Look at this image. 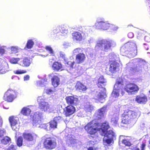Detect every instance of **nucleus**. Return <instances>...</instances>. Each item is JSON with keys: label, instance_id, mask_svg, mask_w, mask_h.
<instances>
[{"label": "nucleus", "instance_id": "f257e3e1", "mask_svg": "<svg viewBox=\"0 0 150 150\" xmlns=\"http://www.w3.org/2000/svg\"><path fill=\"white\" fill-rule=\"evenodd\" d=\"M109 127L108 122L103 123L100 125L92 122L88 123L85 126V129L90 134H94L97 131H99L100 134L104 136L103 138L104 144L107 146L113 142V137L115 134L112 130L107 131Z\"/></svg>", "mask_w": 150, "mask_h": 150}, {"label": "nucleus", "instance_id": "f03ea898", "mask_svg": "<svg viewBox=\"0 0 150 150\" xmlns=\"http://www.w3.org/2000/svg\"><path fill=\"white\" fill-rule=\"evenodd\" d=\"M42 116V114L38 112H36L34 114L33 123L34 127L41 128L44 127L45 129L49 130L51 129H54L56 128L57 124L63 121L62 117L59 116L56 117L49 123L42 124L41 121Z\"/></svg>", "mask_w": 150, "mask_h": 150}, {"label": "nucleus", "instance_id": "7ed1b4c3", "mask_svg": "<svg viewBox=\"0 0 150 150\" xmlns=\"http://www.w3.org/2000/svg\"><path fill=\"white\" fill-rule=\"evenodd\" d=\"M120 50L122 55L129 58L135 56L137 53L136 45L134 41L125 43L121 47Z\"/></svg>", "mask_w": 150, "mask_h": 150}, {"label": "nucleus", "instance_id": "20e7f679", "mask_svg": "<svg viewBox=\"0 0 150 150\" xmlns=\"http://www.w3.org/2000/svg\"><path fill=\"white\" fill-rule=\"evenodd\" d=\"M137 116V113L134 111L128 110H125L122 115L121 126H124L122 124H134Z\"/></svg>", "mask_w": 150, "mask_h": 150}, {"label": "nucleus", "instance_id": "39448f33", "mask_svg": "<svg viewBox=\"0 0 150 150\" xmlns=\"http://www.w3.org/2000/svg\"><path fill=\"white\" fill-rule=\"evenodd\" d=\"M132 62L138 63L135 66L133 63L130 62L127 64L126 67L127 69L129 70L132 73L141 71L143 65L145 64V62L144 60L140 58L134 59Z\"/></svg>", "mask_w": 150, "mask_h": 150}, {"label": "nucleus", "instance_id": "423d86ee", "mask_svg": "<svg viewBox=\"0 0 150 150\" xmlns=\"http://www.w3.org/2000/svg\"><path fill=\"white\" fill-rule=\"evenodd\" d=\"M115 45V42L112 40H100L98 41L96 48L97 49H100L103 51H107L110 49L111 46L114 47Z\"/></svg>", "mask_w": 150, "mask_h": 150}, {"label": "nucleus", "instance_id": "0eeeda50", "mask_svg": "<svg viewBox=\"0 0 150 150\" xmlns=\"http://www.w3.org/2000/svg\"><path fill=\"white\" fill-rule=\"evenodd\" d=\"M37 101L39 108L42 111L49 113L53 111V108L50 106L48 102L45 101V99L42 97H38L37 98Z\"/></svg>", "mask_w": 150, "mask_h": 150}, {"label": "nucleus", "instance_id": "6e6552de", "mask_svg": "<svg viewBox=\"0 0 150 150\" xmlns=\"http://www.w3.org/2000/svg\"><path fill=\"white\" fill-rule=\"evenodd\" d=\"M95 25L97 29L104 30H107L111 26H113L112 24L105 21L104 18H98L97 19Z\"/></svg>", "mask_w": 150, "mask_h": 150}, {"label": "nucleus", "instance_id": "1a4fd4ad", "mask_svg": "<svg viewBox=\"0 0 150 150\" xmlns=\"http://www.w3.org/2000/svg\"><path fill=\"white\" fill-rule=\"evenodd\" d=\"M123 83L122 80L120 78L117 79L115 84L114 89L112 93V96L115 98L117 97L119 95V93L120 89L123 88Z\"/></svg>", "mask_w": 150, "mask_h": 150}, {"label": "nucleus", "instance_id": "9d476101", "mask_svg": "<svg viewBox=\"0 0 150 150\" xmlns=\"http://www.w3.org/2000/svg\"><path fill=\"white\" fill-rule=\"evenodd\" d=\"M125 90L129 94H133L137 93L139 90L138 86L134 84L127 85L124 87Z\"/></svg>", "mask_w": 150, "mask_h": 150}, {"label": "nucleus", "instance_id": "9b49d317", "mask_svg": "<svg viewBox=\"0 0 150 150\" xmlns=\"http://www.w3.org/2000/svg\"><path fill=\"white\" fill-rule=\"evenodd\" d=\"M103 88L101 90H99L97 91L94 96V99L101 102L103 103L105 100V98L106 97V95L105 91Z\"/></svg>", "mask_w": 150, "mask_h": 150}, {"label": "nucleus", "instance_id": "f8f14e48", "mask_svg": "<svg viewBox=\"0 0 150 150\" xmlns=\"http://www.w3.org/2000/svg\"><path fill=\"white\" fill-rule=\"evenodd\" d=\"M44 145L46 149H52L56 147V143L53 139L48 138L45 139L44 142Z\"/></svg>", "mask_w": 150, "mask_h": 150}, {"label": "nucleus", "instance_id": "ddd939ff", "mask_svg": "<svg viewBox=\"0 0 150 150\" xmlns=\"http://www.w3.org/2000/svg\"><path fill=\"white\" fill-rule=\"evenodd\" d=\"M14 92L11 90H8L5 93L3 97V99L8 102H12L16 98L14 94Z\"/></svg>", "mask_w": 150, "mask_h": 150}, {"label": "nucleus", "instance_id": "4468645a", "mask_svg": "<svg viewBox=\"0 0 150 150\" xmlns=\"http://www.w3.org/2000/svg\"><path fill=\"white\" fill-rule=\"evenodd\" d=\"M82 33L78 32H75L72 34V38L75 41H80L83 38H85L86 36V34H84V35H83Z\"/></svg>", "mask_w": 150, "mask_h": 150}, {"label": "nucleus", "instance_id": "2eb2a0df", "mask_svg": "<svg viewBox=\"0 0 150 150\" xmlns=\"http://www.w3.org/2000/svg\"><path fill=\"white\" fill-rule=\"evenodd\" d=\"M11 69L9 68L8 63L4 62L1 65H0V74H4L10 71Z\"/></svg>", "mask_w": 150, "mask_h": 150}, {"label": "nucleus", "instance_id": "dca6fc26", "mask_svg": "<svg viewBox=\"0 0 150 150\" xmlns=\"http://www.w3.org/2000/svg\"><path fill=\"white\" fill-rule=\"evenodd\" d=\"M18 120V117H14L13 116H11L9 118V120L11 124V127L14 130L17 131L18 128L16 127L17 124V121Z\"/></svg>", "mask_w": 150, "mask_h": 150}, {"label": "nucleus", "instance_id": "f3484780", "mask_svg": "<svg viewBox=\"0 0 150 150\" xmlns=\"http://www.w3.org/2000/svg\"><path fill=\"white\" fill-rule=\"evenodd\" d=\"M75 107L71 105H69L64 110V114L66 116H69L73 114L75 111Z\"/></svg>", "mask_w": 150, "mask_h": 150}, {"label": "nucleus", "instance_id": "a211bd4d", "mask_svg": "<svg viewBox=\"0 0 150 150\" xmlns=\"http://www.w3.org/2000/svg\"><path fill=\"white\" fill-rule=\"evenodd\" d=\"M66 100L68 104L76 105L78 102V99L76 96H71L67 97Z\"/></svg>", "mask_w": 150, "mask_h": 150}, {"label": "nucleus", "instance_id": "6ab92c4d", "mask_svg": "<svg viewBox=\"0 0 150 150\" xmlns=\"http://www.w3.org/2000/svg\"><path fill=\"white\" fill-rule=\"evenodd\" d=\"M24 139L28 142H32L35 138V135L33 133H24L23 134Z\"/></svg>", "mask_w": 150, "mask_h": 150}, {"label": "nucleus", "instance_id": "aec40b11", "mask_svg": "<svg viewBox=\"0 0 150 150\" xmlns=\"http://www.w3.org/2000/svg\"><path fill=\"white\" fill-rule=\"evenodd\" d=\"M106 109V106H104L98 110V112L95 113L94 116H96L97 119L101 118L105 115Z\"/></svg>", "mask_w": 150, "mask_h": 150}, {"label": "nucleus", "instance_id": "412c9836", "mask_svg": "<svg viewBox=\"0 0 150 150\" xmlns=\"http://www.w3.org/2000/svg\"><path fill=\"white\" fill-rule=\"evenodd\" d=\"M106 80L104 78L103 76H100L98 79V87L103 88L104 90L105 89L104 87L106 85Z\"/></svg>", "mask_w": 150, "mask_h": 150}, {"label": "nucleus", "instance_id": "4be33fe9", "mask_svg": "<svg viewBox=\"0 0 150 150\" xmlns=\"http://www.w3.org/2000/svg\"><path fill=\"white\" fill-rule=\"evenodd\" d=\"M86 58L85 54L83 53H80L76 55V62L81 64L84 62Z\"/></svg>", "mask_w": 150, "mask_h": 150}, {"label": "nucleus", "instance_id": "5701e85b", "mask_svg": "<svg viewBox=\"0 0 150 150\" xmlns=\"http://www.w3.org/2000/svg\"><path fill=\"white\" fill-rule=\"evenodd\" d=\"M135 100L137 103L140 104H143L146 103L147 100V98L146 96L144 95L137 96Z\"/></svg>", "mask_w": 150, "mask_h": 150}, {"label": "nucleus", "instance_id": "b1692460", "mask_svg": "<svg viewBox=\"0 0 150 150\" xmlns=\"http://www.w3.org/2000/svg\"><path fill=\"white\" fill-rule=\"evenodd\" d=\"M119 64L115 62H112L110 65L109 71L112 73H114L118 67Z\"/></svg>", "mask_w": 150, "mask_h": 150}, {"label": "nucleus", "instance_id": "393cba45", "mask_svg": "<svg viewBox=\"0 0 150 150\" xmlns=\"http://www.w3.org/2000/svg\"><path fill=\"white\" fill-rule=\"evenodd\" d=\"M48 83L47 79L46 78H43L42 79V81H36V86L39 87H43Z\"/></svg>", "mask_w": 150, "mask_h": 150}, {"label": "nucleus", "instance_id": "a878e982", "mask_svg": "<svg viewBox=\"0 0 150 150\" xmlns=\"http://www.w3.org/2000/svg\"><path fill=\"white\" fill-rule=\"evenodd\" d=\"M52 84L54 87H57L59 84V78L57 76H54L52 79Z\"/></svg>", "mask_w": 150, "mask_h": 150}, {"label": "nucleus", "instance_id": "bb28decb", "mask_svg": "<svg viewBox=\"0 0 150 150\" xmlns=\"http://www.w3.org/2000/svg\"><path fill=\"white\" fill-rule=\"evenodd\" d=\"M120 140H121L122 143L126 146H130L131 145L130 142L129 141V139H127V137H126L123 135H121L120 137Z\"/></svg>", "mask_w": 150, "mask_h": 150}, {"label": "nucleus", "instance_id": "cd10ccee", "mask_svg": "<svg viewBox=\"0 0 150 150\" xmlns=\"http://www.w3.org/2000/svg\"><path fill=\"white\" fill-rule=\"evenodd\" d=\"M60 56L61 57H62L64 59L65 62H66V63H65V64H67L69 65V66H70L71 68H73V66L75 63V62L74 61L73 62L70 61L67 62V61L65 59V54L63 52H60Z\"/></svg>", "mask_w": 150, "mask_h": 150}, {"label": "nucleus", "instance_id": "c85d7f7f", "mask_svg": "<svg viewBox=\"0 0 150 150\" xmlns=\"http://www.w3.org/2000/svg\"><path fill=\"white\" fill-rule=\"evenodd\" d=\"M119 114L118 113H114L111 119V122L113 125L117 124L119 120Z\"/></svg>", "mask_w": 150, "mask_h": 150}, {"label": "nucleus", "instance_id": "c756f323", "mask_svg": "<svg viewBox=\"0 0 150 150\" xmlns=\"http://www.w3.org/2000/svg\"><path fill=\"white\" fill-rule=\"evenodd\" d=\"M52 68L54 70L58 71L62 68V65L60 63L56 62L53 63Z\"/></svg>", "mask_w": 150, "mask_h": 150}, {"label": "nucleus", "instance_id": "7c9ffc66", "mask_svg": "<svg viewBox=\"0 0 150 150\" xmlns=\"http://www.w3.org/2000/svg\"><path fill=\"white\" fill-rule=\"evenodd\" d=\"M75 87L77 90L85 91L86 90V87L79 82H77Z\"/></svg>", "mask_w": 150, "mask_h": 150}, {"label": "nucleus", "instance_id": "2f4dec72", "mask_svg": "<svg viewBox=\"0 0 150 150\" xmlns=\"http://www.w3.org/2000/svg\"><path fill=\"white\" fill-rule=\"evenodd\" d=\"M30 64V60L25 58L22 62H20L19 64L22 66H29Z\"/></svg>", "mask_w": 150, "mask_h": 150}, {"label": "nucleus", "instance_id": "473e14b6", "mask_svg": "<svg viewBox=\"0 0 150 150\" xmlns=\"http://www.w3.org/2000/svg\"><path fill=\"white\" fill-rule=\"evenodd\" d=\"M93 109V106L90 103H87L84 106V110L86 112H91Z\"/></svg>", "mask_w": 150, "mask_h": 150}, {"label": "nucleus", "instance_id": "72a5a7b5", "mask_svg": "<svg viewBox=\"0 0 150 150\" xmlns=\"http://www.w3.org/2000/svg\"><path fill=\"white\" fill-rule=\"evenodd\" d=\"M31 110L27 107H24L21 111V113L24 115L28 116L30 115L31 112Z\"/></svg>", "mask_w": 150, "mask_h": 150}, {"label": "nucleus", "instance_id": "f704fd0d", "mask_svg": "<svg viewBox=\"0 0 150 150\" xmlns=\"http://www.w3.org/2000/svg\"><path fill=\"white\" fill-rule=\"evenodd\" d=\"M55 89L54 88H46L44 90V92L47 94L51 95L55 92Z\"/></svg>", "mask_w": 150, "mask_h": 150}, {"label": "nucleus", "instance_id": "c9c22d12", "mask_svg": "<svg viewBox=\"0 0 150 150\" xmlns=\"http://www.w3.org/2000/svg\"><path fill=\"white\" fill-rule=\"evenodd\" d=\"M11 139L8 136H6L4 137L1 140V143L4 144H6L11 141Z\"/></svg>", "mask_w": 150, "mask_h": 150}, {"label": "nucleus", "instance_id": "e433bc0d", "mask_svg": "<svg viewBox=\"0 0 150 150\" xmlns=\"http://www.w3.org/2000/svg\"><path fill=\"white\" fill-rule=\"evenodd\" d=\"M83 52V49L80 48H77L74 50L72 51V53L74 55H77L80 53H82Z\"/></svg>", "mask_w": 150, "mask_h": 150}, {"label": "nucleus", "instance_id": "4c0bfd02", "mask_svg": "<svg viewBox=\"0 0 150 150\" xmlns=\"http://www.w3.org/2000/svg\"><path fill=\"white\" fill-rule=\"evenodd\" d=\"M34 44V42L32 40H29L27 42L26 47L28 49H30L32 47Z\"/></svg>", "mask_w": 150, "mask_h": 150}, {"label": "nucleus", "instance_id": "58836bf2", "mask_svg": "<svg viewBox=\"0 0 150 150\" xmlns=\"http://www.w3.org/2000/svg\"><path fill=\"white\" fill-rule=\"evenodd\" d=\"M45 49L47 51H48V52L50 54H51L52 55H54V52L50 46H46L45 47Z\"/></svg>", "mask_w": 150, "mask_h": 150}, {"label": "nucleus", "instance_id": "ea45409f", "mask_svg": "<svg viewBox=\"0 0 150 150\" xmlns=\"http://www.w3.org/2000/svg\"><path fill=\"white\" fill-rule=\"evenodd\" d=\"M61 32L64 35H65L68 33V29L66 26H62L61 30Z\"/></svg>", "mask_w": 150, "mask_h": 150}, {"label": "nucleus", "instance_id": "a19ab883", "mask_svg": "<svg viewBox=\"0 0 150 150\" xmlns=\"http://www.w3.org/2000/svg\"><path fill=\"white\" fill-rule=\"evenodd\" d=\"M10 49L13 53H16L18 52L19 48L17 46H12Z\"/></svg>", "mask_w": 150, "mask_h": 150}, {"label": "nucleus", "instance_id": "79ce46f5", "mask_svg": "<svg viewBox=\"0 0 150 150\" xmlns=\"http://www.w3.org/2000/svg\"><path fill=\"white\" fill-rule=\"evenodd\" d=\"M6 47L5 46H1L0 45V56L2 55L5 52V48Z\"/></svg>", "mask_w": 150, "mask_h": 150}, {"label": "nucleus", "instance_id": "37998d69", "mask_svg": "<svg viewBox=\"0 0 150 150\" xmlns=\"http://www.w3.org/2000/svg\"><path fill=\"white\" fill-rule=\"evenodd\" d=\"M19 60V58H12L10 60V62L12 64H16Z\"/></svg>", "mask_w": 150, "mask_h": 150}, {"label": "nucleus", "instance_id": "c03bdc74", "mask_svg": "<svg viewBox=\"0 0 150 150\" xmlns=\"http://www.w3.org/2000/svg\"><path fill=\"white\" fill-rule=\"evenodd\" d=\"M23 138L21 137H19L17 141V144L18 146H20L22 145Z\"/></svg>", "mask_w": 150, "mask_h": 150}, {"label": "nucleus", "instance_id": "a18cd8bd", "mask_svg": "<svg viewBox=\"0 0 150 150\" xmlns=\"http://www.w3.org/2000/svg\"><path fill=\"white\" fill-rule=\"evenodd\" d=\"M62 26H58L56 29L54 30V32L55 33H57L59 32H61V30H62Z\"/></svg>", "mask_w": 150, "mask_h": 150}, {"label": "nucleus", "instance_id": "49530a36", "mask_svg": "<svg viewBox=\"0 0 150 150\" xmlns=\"http://www.w3.org/2000/svg\"><path fill=\"white\" fill-rule=\"evenodd\" d=\"M14 72L15 74H22L23 73H25L26 72V71L24 70H18L16 71H14Z\"/></svg>", "mask_w": 150, "mask_h": 150}, {"label": "nucleus", "instance_id": "de8ad7c7", "mask_svg": "<svg viewBox=\"0 0 150 150\" xmlns=\"http://www.w3.org/2000/svg\"><path fill=\"white\" fill-rule=\"evenodd\" d=\"M67 143L70 142V143L71 144L75 143L76 142V140L74 139V138L71 137L70 138L69 140L67 141Z\"/></svg>", "mask_w": 150, "mask_h": 150}, {"label": "nucleus", "instance_id": "09e8293b", "mask_svg": "<svg viewBox=\"0 0 150 150\" xmlns=\"http://www.w3.org/2000/svg\"><path fill=\"white\" fill-rule=\"evenodd\" d=\"M6 130L4 129H0V138L6 134Z\"/></svg>", "mask_w": 150, "mask_h": 150}, {"label": "nucleus", "instance_id": "8fccbe9b", "mask_svg": "<svg viewBox=\"0 0 150 150\" xmlns=\"http://www.w3.org/2000/svg\"><path fill=\"white\" fill-rule=\"evenodd\" d=\"M17 146H16L11 145L9 146L7 150H16Z\"/></svg>", "mask_w": 150, "mask_h": 150}, {"label": "nucleus", "instance_id": "3c124183", "mask_svg": "<svg viewBox=\"0 0 150 150\" xmlns=\"http://www.w3.org/2000/svg\"><path fill=\"white\" fill-rule=\"evenodd\" d=\"M146 145V143L145 141H144L143 142L141 146V150H144Z\"/></svg>", "mask_w": 150, "mask_h": 150}, {"label": "nucleus", "instance_id": "603ef678", "mask_svg": "<svg viewBox=\"0 0 150 150\" xmlns=\"http://www.w3.org/2000/svg\"><path fill=\"white\" fill-rule=\"evenodd\" d=\"M144 40L148 42H150V38L149 35L145 36L144 38Z\"/></svg>", "mask_w": 150, "mask_h": 150}, {"label": "nucleus", "instance_id": "864d4df0", "mask_svg": "<svg viewBox=\"0 0 150 150\" xmlns=\"http://www.w3.org/2000/svg\"><path fill=\"white\" fill-rule=\"evenodd\" d=\"M128 36L129 38H132L134 37V34L132 32H129L128 34Z\"/></svg>", "mask_w": 150, "mask_h": 150}, {"label": "nucleus", "instance_id": "5fc2aeb1", "mask_svg": "<svg viewBox=\"0 0 150 150\" xmlns=\"http://www.w3.org/2000/svg\"><path fill=\"white\" fill-rule=\"evenodd\" d=\"M30 76L29 75H27L24 76V79L25 81H27L29 80Z\"/></svg>", "mask_w": 150, "mask_h": 150}, {"label": "nucleus", "instance_id": "6e6d98bb", "mask_svg": "<svg viewBox=\"0 0 150 150\" xmlns=\"http://www.w3.org/2000/svg\"><path fill=\"white\" fill-rule=\"evenodd\" d=\"M112 25H113V26H111L110 27L112 28L113 29V30H117V29L118 27L117 26H115V25H113L112 24Z\"/></svg>", "mask_w": 150, "mask_h": 150}, {"label": "nucleus", "instance_id": "4d7b16f0", "mask_svg": "<svg viewBox=\"0 0 150 150\" xmlns=\"http://www.w3.org/2000/svg\"><path fill=\"white\" fill-rule=\"evenodd\" d=\"M88 150H98L96 149L93 148L92 147H89L88 149Z\"/></svg>", "mask_w": 150, "mask_h": 150}, {"label": "nucleus", "instance_id": "13d9d810", "mask_svg": "<svg viewBox=\"0 0 150 150\" xmlns=\"http://www.w3.org/2000/svg\"><path fill=\"white\" fill-rule=\"evenodd\" d=\"M69 119L67 120L66 119L65 120L64 122H65V123L66 124H67L69 122Z\"/></svg>", "mask_w": 150, "mask_h": 150}, {"label": "nucleus", "instance_id": "bf43d9fd", "mask_svg": "<svg viewBox=\"0 0 150 150\" xmlns=\"http://www.w3.org/2000/svg\"><path fill=\"white\" fill-rule=\"evenodd\" d=\"M146 3L149 4L150 3V0H146Z\"/></svg>", "mask_w": 150, "mask_h": 150}, {"label": "nucleus", "instance_id": "052dcab7", "mask_svg": "<svg viewBox=\"0 0 150 150\" xmlns=\"http://www.w3.org/2000/svg\"><path fill=\"white\" fill-rule=\"evenodd\" d=\"M134 150H139V149L138 148H135L134 149Z\"/></svg>", "mask_w": 150, "mask_h": 150}, {"label": "nucleus", "instance_id": "680f3d73", "mask_svg": "<svg viewBox=\"0 0 150 150\" xmlns=\"http://www.w3.org/2000/svg\"><path fill=\"white\" fill-rule=\"evenodd\" d=\"M112 53H111V54H110L109 55V57L110 58V56H112Z\"/></svg>", "mask_w": 150, "mask_h": 150}, {"label": "nucleus", "instance_id": "e2e57ef3", "mask_svg": "<svg viewBox=\"0 0 150 150\" xmlns=\"http://www.w3.org/2000/svg\"><path fill=\"white\" fill-rule=\"evenodd\" d=\"M3 108H4V109H8V108H6L5 107L4 105L3 106Z\"/></svg>", "mask_w": 150, "mask_h": 150}, {"label": "nucleus", "instance_id": "0e129e2a", "mask_svg": "<svg viewBox=\"0 0 150 150\" xmlns=\"http://www.w3.org/2000/svg\"><path fill=\"white\" fill-rule=\"evenodd\" d=\"M41 55L42 56H45V57H46V56H47L48 55V54L47 55H46V56H45V55Z\"/></svg>", "mask_w": 150, "mask_h": 150}, {"label": "nucleus", "instance_id": "69168bd1", "mask_svg": "<svg viewBox=\"0 0 150 150\" xmlns=\"http://www.w3.org/2000/svg\"><path fill=\"white\" fill-rule=\"evenodd\" d=\"M52 74H50L49 75V76H52Z\"/></svg>", "mask_w": 150, "mask_h": 150}, {"label": "nucleus", "instance_id": "338daca9", "mask_svg": "<svg viewBox=\"0 0 150 150\" xmlns=\"http://www.w3.org/2000/svg\"><path fill=\"white\" fill-rule=\"evenodd\" d=\"M115 56L114 55V56H113V57H112L111 59V58H115V57H114Z\"/></svg>", "mask_w": 150, "mask_h": 150}, {"label": "nucleus", "instance_id": "774afa93", "mask_svg": "<svg viewBox=\"0 0 150 150\" xmlns=\"http://www.w3.org/2000/svg\"><path fill=\"white\" fill-rule=\"evenodd\" d=\"M149 144H150V140L149 141Z\"/></svg>", "mask_w": 150, "mask_h": 150}]
</instances>
